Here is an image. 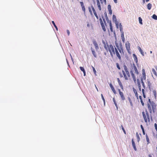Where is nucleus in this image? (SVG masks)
<instances>
[{
	"label": "nucleus",
	"instance_id": "1",
	"mask_svg": "<svg viewBox=\"0 0 157 157\" xmlns=\"http://www.w3.org/2000/svg\"><path fill=\"white\" fill-rule=\"evenodd\" d=\"M115 44L117 48H115L114 53H113V56L116 55L117 58L120 60H121V56L124 55L123 50L121 45V46L119 47L117 43H115Z\"/></svg>",
	"mask_w": 157,
	"mask_h": 157
},
{
	"label": "nucleus",
	"instance_id": "2",
	"mask_svg": "<svg viewBox=\"0 0 157 157\" xmlns=\"http://www.w3.org/2000/svg\"><path fill=\"white\" fill-rule=\"evenodd\" d=\"M147 106L150 113H152V111L153 113H155L156 109V105L153 101H151L150 99H148V102L147 103Z\"/></svg>",
	"mask_w": 157,
	"mask_h": 157
},
{
	"label": "nucleus",
	"instance_id": "3",
	"mask_svg": "<svg viewBox=\"0 0 157 157\" xmlns=\"http://www.w3.org/2000/svg\"><path fill=\"white\" fill-rule=\"evenodd\" d=\"M104 48L107 51L108 50L109 51L111 57L113 58V53H114V49L113 45L111 44L109 45L105 44Z\"/></svg>",
	"mask_w": 157,
	"mask_h": 157
},
{
	"label": "nucleus",
	"instance_id": "4",
	"mask_svg": "<svg viewBox=\"0 0 157 157\" xmlns=\"http://www.w3.org/2000/svg\"><path fill=\"white\" fill-rule=\"evenodd\" d=\"M124 71H122V73L124 77L126 80H128L130 78V75L128 71L127 67L125 65L124 66Z\"/></svg>",
	"mask_w": 157,
	"mask_h": 157
},
{
	"label": "nucleus",
	"instance_id": "5",
	"mask_svg": "<svg viewBox=\"0 0 157 157\" xmlns=\"http://www.w3.org/2000/svg\"><path fill=\"white\" fill-rule=\"evenodd\" d=\"M142 113L145 122L146 123H147L148 121V122H150V116L147 111L146 110L145 113L144 111Z\"/></svg>",
	"mask_w": 157,
	"mask_h": 157
},
{
	"label": "nucleus",
	"instance_id": "6",
	"mask_svg": "<svg viewBox=\"0 0 157 157\" xmlns=\"http://www.w3.org/2000/svg\"><path fill=\"white\" fill-rule=\"evenodd\" d=\"M146 78V74L144 69H143L142 70V76L141 78V80L142 84V85L145 89V85L144 82H143V80H145Z\"/></svg>",
	"mask_w": 157,
	"mask_h": 157
},
{
	"label": "nucleus",
	"instance_id": "7",
	"mask_svg": "<svg viewBox=\"0 0 157 157\" xmlns=\"http://www.w3.org/2000/svg\"><path fill=\"white\" fill-rule=\"evenodd\" d=\"M103 20L104 23L103 22L101 18L100 19V21L101 25L102 28L104 31L105 32L106 30L105 27H106L107 25L106 23V22L104 19H103Z\"/></svg>",
	"mask_w": 157,
	"mask_h": 157
},
{
	"label": "nucleus",
	"instance_id": "8",
	"mask_svg": "<svg viewBox=\"0 0 157 157\" xmlns=\"http://www.w3.org/2000/svg\"><path fill=\"white\" fill-rule=\"evenodd\" d=\"M128 99L130 104V105L132 107L133 106V103L135 101V98L131 96L130 97H128Z\"/></svg>",
	"mask_w": 157,
	"mask_h": 157
},
{
	"label": "nucleus",
	"instance_id": "9",
	"mask_svg": "<svg viewBox=\"0 0 157 157\" xmlns=\"http://www.w3.org/2000/svg\"><path fill=\"white\" fill-rule=\"evenodd\" d=\"M125 47L128 52L129 54H131L130 44L128 41H127L125 43Z\"/></svg>",
	"mask_w": 157,
	"mask_h": 157
},
{
	"label": "nucleus",
	"instance_id": "10",
	"mask_svg": "<svg viewBox=\"0 0 157 157\" xmlns=\"http://www.w3.org/2000/svg\"><path fill=\"white\" fill-rule=\"evenodd\" d=\"M118 91L121 100L122 101L124 100L125 99V98L123 93L121 91L120 89H118Z\"/></svg>",
	"mask_w": 157,
	"mask_h": 157
},
{
	"label": "nucleus",
	"instance_id": "11",
	"mask_svg": "<svg viewBox=\"0 0 157 157\" xmlns=\"http://www.w3.org/2000/svg\"><path fill=\"white\" fill-rule=\"evenodd\" d=\"M132 67V69H134L136 75H138L139 74V72L138 71L137 67H136L134 63L133 64Z\"/></svg>",
	"mask_w": 157,
	"mask_h": 157
},
{
	"label": "nucleus",
	"instance_id": "12",
	"mask_svg": "<svg viewBox=\"0 0 157 157\" xmlns=\"http://www.w3.org/2000/svg\"><path fill=\"white\" fill-rule=\"evenodd\" d=\"M147 85L149 89L151 90L152 87V83L151 81L148 79H147Z\"/></svg>",
	"mask_w": 157,
	"mask_h": 157
},
{
	"label": "nucleus",
	"instance_id": "13",
	"mask_svg": "<svg viewBox=\"0 0 157 157\" xmlns=\"http://www.w3.org/2000/svg\"><path fill=\"white\" fill-rule=\"evenodd\" d=\"M97 5L99 11H101V6L100 1L99 0H96Z\"/></svg>",
	"mask_w": 157,
	"mask_h": 157
},
{
	"label": "nucleus",
	"instance_id": "14",
	"mask_svg": "<svg viewBox=\"0 0 157 157\" xmlns=\"http://www.w3.org/2000/svg\"><path fill=\"white\" fill-rule=\"evenodd\" d=\"M109 86H110L113 92V93L115 94H116V91L115 90L114 87H113V85H112V84L111 83H110Z\"/></svg>",
	"mask_w": 157,
	"mask_h": 157
},
{
	"label": "nucleus",
	"instance_id": "15",
	"mask_svg": "<svg viewBox=\"0 0 157 157\" xmlns=\"http://www.w3.org/2000/svg\"><path fill=\"white\" fill-rule=\"evenodd\" d=\"M90 49L94 57L95 58H96L97 56L94 49L93 48L91 47Z\"/></svg>",
	"mask_w": 157,
	"mask_h": 157
},
{
	"label": "nucleus",
	"instance_id": "16",
	"mask_svg": "<svg viewBox=\"0 0 157 157\" xmlns=\"http://www.w3.org/2000/svg\"><path fill=\"white\" fill-rule=\"evenodd\" d=\"M93 44L95 46L96 50L97 51L99 48L98 45L96 41H94L93 42Z\"/></svg>",
	"mask_w": 157,
	"mask_h": 157
},
{
	"label": "nucleus",
	"instance_id": "17",
	"mask_svg": "<svg viewBox=\"0 0 157 157\" xmlns=\"http://www.w3.org/2000/svg\"><path fill=\"white\" fill-rule=\"evenodd\" d=\"M130 72L133 78V81L135 82L136 81V77L135 76L134 73H133V71L131 70L130 71Z\"/></svg>",
	"mask_w": 157,
	"mask_h": 157
},
{
	"label": "nucleus",
	"instance_id": "18",
	"mask_svg": "<svg viewBox=\"0 0 157 157\" xmlns=\"http://www.w3.org/2000/svg\"><path fill=\"white\" fill-rule=\"evenodd\" d=\"M117 80L118 83L120 86L121 87V89H122V90H124L123 87V86L122 85V83L121 82L120 79H119V78H117Z\"/></svg>",
	"mask_w": 157,
	"mask_h": 157
},
{
	"label": "nucleus",
	"instance_id": "19",
	"mask_svg": "<svg viewBox=\"0 0 157 157\" xmlns=\"http://www.w3.org/2000/svg\"><path fill=\"white\" fill-rule=\"evenodd\" d=\"M132 89L137 99H138L139 96L136 90L133 87Z\"/></svg>",
	"mask_w": 157,
	"mask_h": 157
},
{
	"label": "nucleus",
	"instance_id": "20",
	"mask_svg": "<svg viewBox=\"0 0 157 157\" xmlns=\"http://www.w3.org/2000/svg\"><path fill=\"white\" fill-rule=\"evenodd\" d=\"M108 10L109 13L111 15L112 14V10L111 9V6L110 5H108Z\"/></svg>",
	"mask_w": 157,
	"mask_h": 157
},
{
	"label": "nucleus",
	"instance_id": "21",
	"mask_svg": "<svg viewBox=\"0 0 157 157\" xmlns=\"http://www.w3.org/2000/svg\"><path fill=\"white\" fill-rule=\"evenodd\" d=\"M132 146H133L134 150L135 151H136L137 150V149H136V147L135 143L134 142L133 139H132Z\"/></svg>",
	"mask_w": 157,
	"mask_h": 157
},
{
	"label": "nucleus",
	"instance_id": "22",
	"mask_svg": "<svg viewBox=\"0 0 157 157\" xmlns=\"http://www.w3.org/2000/svg\"><path fill=\"white\" fill-rule=\"evenodd\" d=\"M139 98L140 99V102H141V103L142 104V105L144 106V101L145 99H142V97L141 96H140L139 97Z\"/></svg>",
	"mask_w": 157,
	"mask_h": 157
},
{
	"label": "nucleus",
	"instance_id": "23",
	"mask_svg": "<svg viewBox=\"0 0 157 157\" xmlns=\"http://www.w3.org/2000/svg\"><path fill=\"white\" fill-rule=\"evenodd\" d=\"M108 23H109V26H110V30L111 32L113 31V27L112 25V23H111V21H109V20H108Z\"/></svg>",
	"mask_w": 157,
	"mask_h": 157
},
{
	"label": "nucleus",
	"instance_id": "24",
	"mask_svg": "<svg viewBox=\"0 0 157 157\" xmlns=\"http://www.w3.org/2000/svg\"><path fill=\"white\" fill-rule=\"evenodd\" d=\"M136 136L137 138V141L138 142H139V141L140 140V138L137 132L136 133Z\"/></svg>",
	"mask_w": 157,
	"mask_h": 157
},
{
	"label": "nucleus",
	"instance_id": "25",
	"mask_svg": "<svg viewBox=\"0 0 157 157\" xmlns=\"http://www.w3.org/2000/svg\"><path fill=\"white\" fill-rule=\"evenodd\" d=\"M88 9H89V11L90 13V15L92 16L93 15V13L92 12V9L91 8V6L89 7H88Z\"/></svg>",
	"mask_w": 157,
	"mask_h": 157
},
{
	"label": "nucleus",
	"instance_id": "26",
	"mask_svg": "<svg viewBox=\"0 0 157 157\" xmlns=\"http://www.w3.org/2000/svg\"><path fill=\"white\" fill-rule=\"evenodd\" d=\"M147 8L149 10H150L151 9L152 7V5L151 4L149 3L147 5Z\"/></svg>",
	"mask_w": 157,
	"mask_h": 157
},
{
	"label": "nucleus",
	"instance_id": "27",
	"mask_svg": "<svg viewBox=\"0 0 157 157\" xmlns=\"http://www.w3.org/2000/svg\"><path fill=\"white\" fill-rule=\"evenodd\" d=\"M133 58H134V61L137 63L138 61V60H137V58L135 54H133Z\"/></svg>",
	"mask_w": 157,
	"mask_h": 157
},
{
	"label": "nucleus",
	"instance_id": "28",
	"mask_svg": "<svg viewBox=\"0 0 157 157\" xmlns=\"http://www.w3.org/2000/svg\"><path fill=\"white\" fill-rule=\"evenodd\" d=\"M138 49L140 51V53H141V54L143 56H144V52H143V51L141 49V48L140 47H139L138 48Z\"/></svg>",
	"mask_w": 157,
	"mask_h": 157
},
{
	"label": "nucleus",
	"instance_id": "29",
	"mask_svg": "<svg viewBox=\"0 0 157 157\" xmlns=\"http://www.w3.org/2000/svg\"><path fill=\"white\" fill-rule=\"evenodd\" d=\"M146 138L147 141V144H148L149 143H150V141H149V140L147 134L146 135Z\"/></svg>",
	"mask_w": 157,
	"mask_h": 157
},
{
	"label": "nucleus",
	"instance_id": "30",
	"mask_svg": "<svg viewBox=\"0 0 157 157\" xmlns=\"http://www.w3.org/2000/svg\"><path fill=\"white\" fill-rule=\"evenodd\" d=\"M121 39L122 40V41L123 43H124L125 42V39L124 37V34L123 33H122L121 35Z\"/></svg>",
	"mask_w": 157,
	"mask_h": 157
},
{
	"label": "nucleus",
	"instance_id": "31",
	"mask_svg": "<svg viewBox=\"0 0 157 157\" xmlns=\"http://www.w3.org/2000/svg\"><path fill=\"white\" fill-rule=\"evenodd\" d=\"M142 92L143 97H144V99H145L146 98V95L145 94L144 90V89H142Z\"/></svg>",
	"mask_w": 157,
	"mask_h": 157
},
{
	"label": "nucleus",
	"instance_id": "32",
	"mask_svg": "<svg viewBox=\"0 0 157 157\" xmlns=\"http://www.w3.org/2000/svg\"><path fill=\"white\" fill-rule=\"evenodd\" d=\"M101 2V4L104 3L105 5L106 4V0H100Z\"/></svg>",
	"mask_w": 157,
	"mask_h": 157
},
{
	"label": "nucleus",
	"instance_id": "33",
	"mask_svg": "<svg viewBox=\"0 0 157 157\" xmlns=\"http://www.w3.org/2000/svg\"><path fill=\"white\" fill-rule=\"evenodd\" d=\"M113 101L114 103V104L117 107V103H116V101H115L114 98H113Z\"/></svg>",
	"mask_w": 157,
	"mask_h": 157
},
{
	"label": "nucleus",
	"instance_id": "34",
	"mask_svg": "<svg viewBox=\"0 0 157 157\" xmlns=\"http://www.w3.org/2000/svg\"><path fill=\"white\" fill-rule=\"evenodd\" d=\"M91 8L92 11L93 12L94 14L96 12V10H95L94 6L92 5L91 6Z\"/></svg>",
	"mask_w": 157,
	"mask_h": 157
},
{
	"label": "nucleus",
	"instance_id": "35",
	"mask_svg": "<svg viewBox=\"0 0 157 157\" xmlns=\"http://www.w3.org/2000/svg\"><path fill=\"white\" fill-rule=\"evenodd\" d=\"M52 23L53 24V25H54V26L56 28V30H58V28H57V26H56V24H55L54 21H52Z\"/></svg>",
	"mask_w": 157,
	"mask_h": 157
},
{
	"label": "nucleus",
	"instance_id": "36",
	"mask_svg": "<svg viewBox=\"0 0 157 157\" xmlns=\"http://www.w3.org/2000/svg\"><path fill=\"white\" fill-rule=\"evenodd\" d=\"M139 20L140 23V24L142 25L143 24L142 22V20L141 17H139Z\"/></svg>",
	"mask_w": 157,
	"mask_h": 157
},
{
	"label": "nucleus",
	"instance_id": "37",
	"mask_svg": "<svg viewBox=\"0 0 157 157\" xmlns=\"http://www.w3.org/2000/svg\"><path fill=\"white\" fill-rule=\"evenodd\" d=\"M92 68L93 69V71H94V74L96 75V71L95 68L93 66H92Z\"/></svg>",
	"mask_w": 157,
	"mask_h": 157
},
{
	"label": "nucleus",
	"instance_id": "38",
	"mask_svg": "<svg viewBox=\"0 0 157 157\" xmlns=\"http://www.w3.org/2000/svg\"><path fill=\"white\" fill-rule=\"evenodd\" d=\"M152 18L155 20H157V16L155 14L153 15Z\"/></svg>",
	"mask_w": 157,
	"mask_h": 157
},
{
	"label": "nucleus",
	"instance_id": "39",
	"mask_svg": "<svg viewBox=\"0 0 157 157\" xmlns=\"http://www.w3.org/2000/svg\"><path fill=\"white\" fill-rule=\"evenodd\" d=\"M94 15L96 17V18L97 19H99V17H98V16L96 13H96H94Z\"/></svg>",
	"mask_w": 157,
	"mask_h": 157
},
{
	"label": "nucleus",
	"instance_id": "40",
	"mask_svg": "<svg viewBox=\"0 0 157 157\" xmlns=\"http://www.w3.org/2000/svg\"><path fill=\"white\" fill-rule=\"evenodd\" d=\"M116 66H117V68L119 70H120L121 69V68H120V67L119 66V64H118V63H116Z\"/></svg>",
	"mask_w": 157,
	"mask_h": 157
},
{
	"label": "nucleus",
	"instance_id": "41",
	"mask_svg": "<svg viewBox=\"0 0 157 157\" xmlns=\"http://www.w3.org/2000/svg\"><path fill=\"white\" fill-rule=\"evenodd\" d=\"M80 68L81 71H82L83 72H85V70L83 67H80Z\"/></svg>",
	"mask_w": 157,
	"mask_h": 157
},
{
	"label": "nucleus",
	"instance_id": "42",
	"mask_svg": "<svg viewBox=\"0 0 157 157\" xmlns=\"http://www.w3.org/2000/svg\"><path fill=\"white\" fill-rule=\"evenodd\" d=\"M153 93L154 94V95L155 97H156V91L155 90H154L153 91Z\"/></svg>",
	"mask_w": 157,
	"mask_h": 157
},
{
	"label": "nucleus",
	"instance_id": "43",
	"mask_svg": "<svg viewBox=\"0 0 157 157\" xmlns=\"http://www.w3.org/2000/svg\"><path fill=\"white\" fill-rule=\"evenodd\" d=\"M121 128L124 133L126 134V132L122 125H121Z\"/></svg>",
	"mask_w": 157,
	"mask_h": 157
},
{
	"label": "nucleus",
	"instance_id": "44",
	"mask_svg": "<svg viewBox=\"0 0 157 157\" xmlns=\"http://www.w3.org/2000/svg\"><path fill=\"white\" fill-rule=\"evenodd\" d=\"M82 11L84 12V13L85 12V6H83L82 7Z\"/></svg>",
	"mask_w": 157,
	"mask_h": 157
},
{
	"label": "nucleus",
	"instance_id": "45",
	"mask_svg": "<svg viewBox=\"0 0 157 157\" xmlns=\"http://www.w3.org/2000/svg\"><path fill=\"white\" fill-rule=\"evenodd\" d=\"M101 98H102L104 102V103H105V100L104 99V98L103 96V95L102 94H101Z\"/></svg>",
	"mask_w": 157,
	"mask_h": 157
},
{
	"label": "nucleus",
	"instance_id": "46",
	"mask_svg": "<svg viewBox=\"0 0 157 157\" xmlns=\"http://www.w3.org/2000/svg\"><path fill=\"white\" fill-rule=\"evenodd\" d=\"M138 87H139V90L140 91H141V86L140 85V83L139 84L138 83Z\"/></svg>",
	"mask_w": 157,
	"mask_h": 157
},
{
	"label": "nucleus",
	"instance_id": "47",
	"mask_svg": "<svg viewBox=\"0 0 157 157\" xmlns=\"http://www.w3.org/2000/svg\"><path fill=\"white\" fill-rule=\"evenodd\" d=\"M155 127L156 129V131L157 132V124L156 123H155L154 124Z\"/></svg>",
	"mask_w": 157,
	"mask_h": 157
},
{
	"label": "nucleus",
	"instance_id": "48",
	"mask_svg": "<svg viewBox=\"0 0 157 157\" xmlns=\"http://www.w3.org/2000/svg\"><path fill=\"white\" fill-rule=\"evenodd\" d=\"M80 3L82 7L84 6V3L83 2H80Z\"/></svg>",
	"mask_w": 157,
	"mask_h": 157
},
{
	"label": "nucleus",
	"instance_id": "49",
	"mask_svg": "<svg viewBox=\"0 0 157 157\" xmlns=\"http://www.w3.org/2000/svg\"><path fill=\"white\" fill-rule=\"evenodd\" d=\"M140 127H141V129H142V131L144 130V127H143V125L142 124H141L140 125Z\"/></svg>",
	"mask_w": 157,
	"mask_h": 157
},
{
	"label": "nucleus",
	"instance_id": "50",
	"mask_svg": "<svg viewBox=\"0 0 157 157\" xmlns=\"http://www.w3.org/2000/svg\"><path fill=\"white\" fill-rule=\"evenodd\" d=\"M67 33L68 34V36H69V35H70V33L69 31V30H67Z\"/></svg>",
	"mask_w": 157,
	"mask_h": 157
},
{
	"label": "nucleus",
	"instance_id": "51",
	"mask_svg": "<svg viewBox=\"0 0 157 157\" xmlns=\"http://www.w3.org/2000/svg\"><path fill=\"white\" fill-rule=\"evenodd\" d=\"M120 30H121V29H122V25H121V24H120Z\"/></svg>",
	"mask_w": 157,
	"mask_h": 157
},
{
	"label": "nucleus",
	"instance_id": "52",
	"mask_svg": "<svg viewBox=\"0 0 157 157\" xmlns=\"http://www.w3.org/2000/svg\"><path fill=\"white\" fill-rule=\"evenodd\" d=\"M114 2L116 3H117V0H113Z\"/></svg>",
	"mask_w": 157,
	"mask_h": 157
},
{
	"label": "nucleus",
	"instance_id": "53",
	"mask_svg": "<svg viewBox=\"0 0 157 157\" xmlns=\"http://www.w3.org/2000/svg\"><path fill=\"white\" fill-rule=\"evenodd\" d=\"M142 132H143V134L144 135H145V132L144 130L142 131Z\"/></svg>",
	"mask_w": 157,
	"mask_h": 157
},
{
	"label": "nucleus",
	"instance_id": "54",
	"mask_svg": "<svg viewBox=\"0 0 157 157\" xmlns=\"http://www.w3.org/2000/svg\"><path fill=\"white\" fill-rule=\"evenodd\" d=\"M148 157H152L151 154H149L148 155Z\"/></svg>",
	"mask_w": 157,
	"mask_h": 157
},
{
	"label": "nucleus",
	"instance_id": "55",
	"mask_svg": "<svg viewBox=\"0 0 157 157\" xmlns=\"http://www.w3.org/2000/svg\"><path fill=\"white\" fill-rule=\"evenodd\" d=\"M84 73V76H85L86 75V72L85 71V72H83Z\"/></svg>",
	"mask_w": 157,
	"mask_h": 157
},
{
	"label": "nucleus",
	"instance_id": "56",
	"mask_svg": "<svg viewBox=\"0 0 157 157\" xmlns=\"http://www.w3.org/2000/svg\"><path fill=\"white\" fill-rule=\"evenodd\" d=\"M90 26V25L89 23H88V24H87V26L88 27H89V26Z\"/></svg>",
	"mask_w": 157,
	"mask_h": 157
},
{
	"label": "nucleus",
	"instance_id": "57",
	"mask_svg": "<svg viewBox=\"0 0 157 157\" xmlns=\"http://www.w3.org/2000/svg\"><path fill=\"white\" fill-rule=\"evenodd\" d=\"M149 1V0H146V2H148Z\"/></svg>",
	"mask_w": 157,
	"mask_h": 157
},
{
	"label": "nucleus",
	"instance_id": "58",
	"mask_svg": "<svg viewBox=\"0 0 157 157\" xmlns=\"http://www.w3.org/2000/svg\"><path fill=\"white\" fill-rule=\"evenodd\" d=\"M96 89H97V90L98 91V89L97 88V87H96Z\"/></svg>",
	"mask_w": 157,
	"mask_h": 157
},
{
	"label": "nucleus",
	"instance_id": "59",
	"mask_svg": "<svg viewBox=\"0 0 157 157\" xmlns=\"http://www.w3.org/2000/svg\"><path fill=\"white\" fill-rule=\"evenodd\" d=\"M156 149L157 150V147H156Z\"/></svg>",
	"mask_w": 157,
	"mask_h": 157
},
{
	"label": "nucleus",
	"instance_id": "60",
	"mask_svg": "<svg viewBox=\"0 0 157 157\" xmlns=\"http://www.w3.org/2000/svg\"><path fill=\"white\" fill-rule=\"evenodd\" d=\"M114 16H115L114 15H113V17H114Z\"/></svg>",
	"mask_w": 157,
	"mask_h": 157
}]
</instances>
